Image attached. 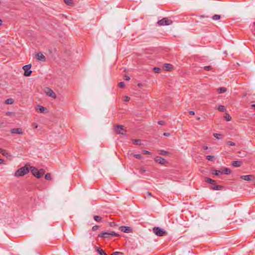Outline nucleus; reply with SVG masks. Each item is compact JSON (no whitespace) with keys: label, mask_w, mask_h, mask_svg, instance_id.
I'll use <instances>...</instances> for the list:
<instances>
[{"label":"nucleus","mask_w":255,"mask_h":255,"mask_svg":"<svg viewBox=\"0 0 255 255\" xmlns=\"http://www.w3.org/2000/svg\"><path fill=\"white\" fill-rule=\"evenodd\" d=\"M31 64H28L24 65L23 66L22 69L24 71V75L25 76L28 77L29 76L31 73L32 71L30 70V69L31 68Z\"/></svg>","instance_id":"7"},{"label":"nucleus","mask_w":255,"mask_h":255,"mask_svg":"<svg viewBox=\"0 0 255 255\" xmlns=\"http://www.w3.org/2000/svg\"><path fill=\"white\" fill-rule=\"evenodd\" d=\"M124 101L125 102H128L130 100V98L128 97V96H125L124 97Z\"/></svg>","instance_id":"42"},{"label":"nucleus","mask_w":255,"mask_h":255,"mask_svg":"<svg viewBox=\"0 0 255 255\" xmlns=\"http://www.w3.org/2000/svg\"><path fill=\"white\" fill-rule=\"evenodd\" d=\"M44 93L47 96L50 97L53 99L56 98V95L53 91L49 88H45L44 90Z\"/></svg>","instance_id":"6"},{"label":"nucleus","mask_w":255,"mask_h":255,"mask_svg":"<svg viewBox=\"0 0 255 255\" xmlns=\"http://www.w3.org/2000/svg\"><path fill=\"white\" fill-rule=\"evenodd\" d=\"M153 232L156 235L160 237L163 236L166 233L164 230L158 227H154L153 228Z\"/></svg>","instance_id":"4"},{"label":"nucleus","mask_w":255,"mask_h":255,"mask_svg":"<svg viewBox=\"0 0 255 255\" xmlns=\"http://www.w3.org/2000/svg\"><path fill=\"white\" fill-rule=\"evenodd\" d=\"M141 141L140 139H133L132 140V143L135 145L141 144Z\"/></svg>","instance_id":"26"},{"label":"nucleus","mask_w":255,"mask_h":255,"mask_svg":"<svg viewBox=\"0 0 255 255\" xmlns=\"http://www.w3.org/2000/svg\"><path fill=\"white\" fill-rule=\"evenodd\" d=\"M133 157L138 159H141L142 158V156L139 154H133Z\"/></svg>","instance_id":"35"},{"label":"nucleus","mask_w":255,"mask_h":255,"mask_svg":"<svg viewBox=\"0 0 255 255\" xmlns=\"http://www.w3.org/2000/svg\"><path fill=\"white\" fill-rule=\"evenodd\" d=\"M203 149L205 150H207L208 149V147L207 146H205L203 147Z\"/></svg>","instance_id":"51"},{"label":"nucleus","mask_w":255,"mask_h":255,"mask_svg":"<svg viewBox=\"0 0 255 255\" xmlns=\"http://www.w3.org/2000/svg\"><path fill=\"white\" fill-rule=\"evenodd\" d=\"M210 188L213 190H219L222 189V186L216 185L214 183L211 185Z\"/></svg>","instance_id":"14"},{"label":"nucleus","mask_w":255,"mask_h":255,"mask_svg":"<svg viewBox=\"0 0 255 255\" xmlns=\"http://www.w3.org/2000/svg\"><path fill=\"white\" fill-rule=\"evenodd\" d=\"M29 171V168L27 165H25L24 166L17 170L14 173V176L15 177L22 176L27 174Z\"/></svg>","instance_id":"1"},{"label":"nucleus","mask_w":255,"mask_h":255,"mask_svg":"<svg viewBox=\"0 0 255 255\" xmlns=\"http://www.w3.org/2000/svg\"><path fill=\"white\" fill-rule=\"evenodd\" d=\"M115 132L117 134H123V133L122 132L123 131H125V129L123 128V127L122 126H117L115 128Z\"/></svg>","instance_id":"12"},{"label":"nucleus","mask_w":255,"mask_h":255,"mask_svg":"<svg viewBox=\"0 0 255 255\" xmlns=\"http://www.w3.org/2000/svg\"><path fill=\"white\" fill-rule=\"evenodd\" d=\"M153 71L156 73H159L161 71V69L158 67H154L153 68Z\"/></svg>","instance_id":"34"},{"label":"nucleus","mask_w":255,"mask_h":255,"mask_svg":"<svg viewBox=\"0 0 255 255\" xmlns=\"http://www.w3.org/2000/svg\"><path fill=\"white\" fill-rule=\"evenodd\" d=\"M36 58L37 60L43 62L45 61L46 60L45 57L41 52H39L36 54Z\"/></svg>","instance_id":"10"},{"label":"nucleus","mask_w":255,"mask_h":255,"mask_svg":"<svg viewBox=\"0 0 255 255\" xmlns=\"http://www.w3.org/2000/svg\"><path fill=\"white\" fill-rule=\"evenodd\" d=\"M211 18L214 20H218L221 19V15L219 14H215Z\"/></svg>","instance_id":"23"},{"label":"nucleus","mask_w":255,"mask_h":255,"mask_svg":"<svg viewBox=\"0 0 255 255\" xmlns=\"http://www.w3.org/2000/svg\"><path fill=\"white\" fill-rule=\"evenodd\" d=\"M146 169L144 168H141L139 170V172L140 173H143L146 171Z\"/></svg>","instance_id":"44"},{"label":"nucleus","mask_w":255,"mask_h":255,"mask_svg":"<svg viewBox=\"0 0 255 255\" xmlns=\"http://www.w3.org/2000/svg\"><path fill=\"white\" fill-rule=\"evenodd\" d=\"M125 83L124 82H121L119 83V87L120 88H124L125 87Z\"/></svg>","instance_id":"37"},{"label":"nucleus","mask_w":255,"mask_h":255,"mask_svg":"<svg viewBox=\"0 0 255 255\" xmlns=\"http://www.w3.org/2000/svg\"><path fill=\"white\" fill-rule=\"evenodd\" d=\"M213 136L216 137L217 139H221V134L219 133H214Z\"/></svg>","instance_id":"36"},{"label":"nucleus","mask_w":255,"mask_h":255,"mask_svg":"<svg viewBox=\"0 0 255 255\" xmlns=\"http://www.w3.org/2000/svg\"><path fill=\"white\" fill-rule=\"evenodd\" d=\"M45 178L47 180H51V174L49 173L46 174L45 175Z\"/></svg>","instance_id":"33"},{"label":"nucleus","mask_w":255,"mask_h":255,"mask_svg":"<svg viewBox=\"0 0 255 255\" xmlns=\"http://www.w3.org/2000/svg\"><path fill=\"white\" fill-rule=\"evenodd\" d=\"M242 162L240 161H234L232 163V165L234 167H239L241 166Z\"/></svg>","instance_id":"16"},{"label":"nucleus","mask_w":255,"mask_h":255,"mask_svg":"<svg viewBox=\"0 0 255 255\" xmlns=\"http://www.w3.org/2000/svg\"><path fill=\"white\" fill-rule=\"evenodd\" d=\"M213 174L216 176H219L221 174H223V172H222V171L221 170H215L213 171Z\"/></svg>","instance_id":"22"},{"label":"nucleus","mask_w":255,"mask_h":255,"mask_svg":"<svg viewBox=\"0 0 255 255\" xmlns=\"http://www.w3.org/2000/svg\"><path fill=\"white\" fill-rule=\"evenodd\" d=\"M118 235H119L117 233L113 231H107L102 232L99 235V237L100 238H107L110 237H117Z\"/></svg>","instance_id":"2"},{"label":"nucleus","mask_w":255,"mask_h":255,"mask_svg":"<svg viewBox=\"0 0 255 255\" xmlns=\"http://www.w3.org/2000/svg\"><path fill=\"white\" fill-rule=\"evenodd\" d=\"M121 228L122 231H123L124 233H130L131 231L130 228L128 227L122 226Z\"/></svg>","instance_id":"15"},{"label":"nucleus","mask_w":255,"mask_h":255,"mask_svg":"<svg viewBox=\"0 0 255 255\" xmlns=\"http://www.w3.org/2000/svg\"><path fill=\"white\" fill-rule=\"evenodd\" d=\"M197 119L198 120H200V117H198V118H197Z\"/></svg>","instance_id":"59"},{"label":"nucleus","mask_w":255,"mask_h":255,"mask_svg":"<svg viewBox=\"0 0 255 255\" xmlns=\"http://www.w3.org/2000/svg\"><path fill=\"white\" fill-rule=\"evenodd\" d=\"M159 154L162 155H168L169 154V153L164 150H160L158 151Z\"/></svg>","instance_id":"25"},{"label":"nucleus","mask_w":255,"mask_h":255,"mask_svg":"<svg viewBox=\"0 0 255 255\" xmlns=\"http://www.w3.org/2000/svg\"><path fill=\"white\" fill-rule=\"evenodd\" d=\"M137 85H138V86L139 87H141L142 86V84H141V83H138V84H137Z\"/></svg>","instance_id":"54"},{"label":"nucleus","mask_w":255,"mask_h":255,"mask_svg":"<svg viewBox=\"0 0 255 255\" xmlns=\"http://www.w3.org/2000/svg\"><path fill=\"white\" fill-rule=\"evenodd\" d=\"M97 251L100 255H107V254L105 252V251L102 249H99L97 250Z\"/></svg>","instance_id":"28"},{"label":"nucleus","mask_w":255,"mask_h":255,"mask_svg":"<svg viewBox=\"0 0 255 255\" xmlns=\"http://www.w3.org/2000/svg\"><path fill=\"white\" fill-rule=\"evenodd\" d=\"M12 114L11 112H7L6 113H5V115L6 116H10L11 114Z\"/></svg>","instance_id":"50"},{"label":"nucleus","mask_w":255,"mask_h":255,"mask_svg":"<svg viewBox=\"0 0 255 255\" xmlns=\"http://www.w3.org/2000/svg\"><path fill=\"white\" fill-rule=\"evenodd\" d=\"M226 91H227L226 88H224V87H221L217 89V91H218V93H219V94L224 93Z\"/></svg>","instance_id":"20"},{"label":"nucleus","mask_w":255,"mask_h":255,"mask_svg":"<svg viewBox=\"0 0 255 255\" xmlns=\"http://www.w3.org/2000/svg\"><path fill=\"white\" fill-rule=\"evenodd\" d=\"M240 177L241 179L246 181H251L255 179L254 176L252 175H242Z\"/></svg>","instance_id":"9"},{"label":"nucleus","mask_w":255,"mask_h":255,"mask_svg":"<svg viewBox=\"0 0 255 255\" xmlns=\"http://www.w3.org/2000/svg\"><path fill=\"white\" fill-rule=\"evenodd\" d=\"M222 172H223V174L229 175L231 173V171L229 168H224Z\"/></svg>","instance_id":"21"},{"label":"nucleus","mask_w":255,"mask_h":255,"mask_svg":"<svg viewBox=\"0 0 255 255\" xmlns=\"http://www.w3.org/2000/svg\"><path fill=\"white\" fill-rule=\"evenodd\" d=\"M36 110L41 113H44L45 112L46 109L41 105L37 106Z\"/></svg>","instance_id":"13"},{"label":"nucleus","mask_w":255,"mask_h":255,"mask_svg":"<svg viewBox=\"0 0 255 255\" xmlns=\"http://www.w3.org/2000/svg\"><path fill=\"white\" fill-rule=\"evenodd\" d=\"M208 18V16H201L200 18Z\"/></svg>","instance_id":"53"},{"label":"nucleus","mask_w":255,"mask_h":255,"mask_svg":"<svg viewBox=\"0 0 255 255\" xmlns=\"http://www.w3.org/2000/svg\"><path fill=\"white\" fill-rule=\"evenodd\" d=\"M164 68L166 71H170L172 69V65L170 64H165Z\"/></svg>","instance_id":"18"},{"label":"nucleus","mask_w":255,"mask_h":255,"mask_svg":"<svg viewBox=\"0 0 255 255\" xmlns=\"http://www.w3.org/2000/svg\"><path fill=\"white\" fill-rule=\"evenodd\" d=\"M218 110L220 112H225V107L224 106L220 105L218 107Z\"/></svg>","instance_id":"30"},{"label":"nucleus","mask_w":255,"mask_h":255,"mask_svg":"<svg viewBox=\"0 0 255 255\" xmlns=\"http://www.w3.org/2000/svg\"><path fill=\"white\" fill-rule=\"evenodd\" d=\"M64 2L68 5H73V3L72 0H63Z\"/></svg>","instance_id":"27"},{"label":"nucleus","mask_w":255,"mask_h":255,"mask_svg":"<svg viewBox=\"0 0 255 255\" xmlns=\"http://www.w3.org/2000/svg\"><path fill=\"white\" fill-rule=\"evenodd\" d=\"M10 132L12 134H23V132L20 128H14L10 130Z\"/></svg>","instance_id":"8"},{"label":"nucleus","mask_w":255,"mask_h":255,"mask_svg":"<svg viewBox=\"0 0 255 255\" xmlns=\"http://www.w3.org/2000/svg\"><path fill=\"white\" fill-rule=\"evenodd\" d=\"M204 69L206 71H209L212 69V67L210 66H206L204 67Z\"/></svg>","instance_id":"39"},{"label":"nucleus","mask_w":255,"mask_h":255,"mask_svg":"<svg viewBox=\"0 0 255 255\" xmlns=\"http://www.w3.org/2000/svg\"><path fill=\"white\" fill-rule=\"evenodd\" d=\"M252 107L255 108V104L252 105Z\"/></svg>","instance_id":"57"},{"label":"nucleus","mask_w":255,"mask_h":255,"mask_svg":"<svg viewBox=\"0 0 255 255\" xmlns=\"http://www.w3.org/2000/svg\"><path fill=\"white\" fill-rule=\"evenodd\" d=\"M130 77L128 75H125V79L126 81H129L130 80Z\"/></svg>","instance_id":"45"},{"label":"nucleus","mask_w":255,"mask_h":255,"mask_svg":"<svg viewBox=\"0 0 255 255\" xmlns=\"http://www.w3.org/2000/svg\"><path fill=\"white\" fill-rule=\"evenodd\" d=\"M147 194H148V195H149V196H151V193H150V192H147Z\"/></svg>","instance_id":"56"},{"label":"nucleus","mask_w":255,"mask_h":255,"mask_svg":"<svg viewBox=\"0 0 255 255\" xmlns=\"http://www.w3.org/2000/svg\"><path fill=\"white\" fill-rule=\"evenodd\" d=\"M154 160L161 164H164L166 162L165 159L160 156H157L154 158Z\"/></svg>","instance_id":"11"},{"label":"nucleus","mask_w":255,"mask_h":255,"mask_svg":"<svg viewBox=\"0 0 255 255\" xmlns=\"http://www.w3.org/2000/svg\"><path fill=\"white\" fill-rule=\"evenodd\" d=\"M224 117L227 121H230L232 119V118L230 116V115L227 113L226 114Z\"/></svg>","instance_id":"29"},{"label":"nucleus","mask_w":255,"mask_h":255,"mask_svg":"<svg viewBox=\"0 0 255 255\" xmlns=\"http://www.w3.org/2000/svg\"><path fill=\"white\" fill-rule=\"evenodd\" d=\"M2 24V21L0 19V25H1Z\"/></svg>","instance_id":"58"},{"label":"nucleus","mask_w":255,"mask_h":255,"mask_svg":"<svg viewBox=\"0 0 255 255\" xmlns=\"http://www.w3.org/2000/svg\"><path fill=\"white\" fill-rule=\"evenodd\" d=\"M30 169H31V173L37 178H41L44 174V172H41L39 171V170L34 167L31 166Z\"/></svg>","instance_id":"3"},{"label":"nucleus","mask_w":255,"mask_h":255,"mask_svg":"<svg viewBox=\"0 0 255 255\" xmlns=\"http://www.w3.org/2000/svg\"><path fill=\"white\" fill-rule=\"evenodd\" d=\"M99 228V226L95 225V226H94L92 227V230H93V231H96V230H98Z\"/></svg>","instance_id":"41"},{"label":"nucleus","mask_w":255,"mask_h":255,"mask_svg":"<svg viewBox=\"0 0 255 255\" xmlns=\"http://www.w3.org/2000/svg\"><path fill=\"white\" fill-rule=\"evenodd\" d=\"M14 103V100L12 98H9L6 100L4 102L5 104L7 105H11L13 104Z\"/></svg>","instance_id":"19"},{"label":"nucleus","mask_w":255,"mask_h":255,"mask_svg":"<svg viewBox=\"0 0 255 255\" xmlns=\"http://www.w3.org/2000/svg\"><path fill=\"white\" fill-rule=\"evenodd\" d=\"M3 163V160L0 158V164Z\"/></svg>","instance_id":"52"},{"label":"nucleus","mask_w":255,"mask_h":255,"mask_svg":"<svg viewBox=\"0 0 255 255\" xmlns=\"http://www.w3.org/2000/svg\"><path fill=\"white\" fill-rule=\"evenodd\" d=\"M0 153L6 157L10 156L8 152H7L5 150L1 148H0Z\"/></svg>","instance_id":"17"},{"label":"nucleus","mask_w":255,"mask_h":255,"mask_svg":"<svg viewBox=\"0 0 255 255\" xmlns=\"http://www.w3.org/2000/svg\"><path fill=\"white\" fill-rule=\"evenodd\" d=\"M33 126L36 128H38V125L35 123L33 124Z\"/></svg>","instance_id":"47"},{"label":"nucleus","mask_w":255,"mask_h":255,"mask_svg":"<svg viewBox=\"0 0 255 255\" xmlns=\"http://www.w3.org/2000/svg\"><path fill=\"white\" fill-rule=\"evenodd\" d=\"M227 144L230 146H234L235 145V143L234 142L231 141H227Z\"/></svg>","instance_id":"40"},{"label":"nucleus","mask_w":255,"mask_h":255,"mask_svg":"<svg viewBox=\"0 0 255 255\" xmlns=\"http://www.w3.org/2000/svg\"><path fill=\"white\" fill-rule=\"evenodd\" d=\"M206 158L208 160H209V161H213V160H214L215 159V157L213 155H207L206 156Z\"/></svg>","instance_id":"31"},{"label":"nucleus","mask_w":255,"mask_h":255,"mask_svg":"<svg viewBox=\"0 0 255 255\" xmlns=\"http://www.w3.org/2000/svg\"><path fill=\"white\" fill-rule=\"evenodd\" d=\"M142 152L143 154H150V152L147 150H143L142 151Z\"/></svg>","instance_id":"43"},{"label":"nucleus","mask_w":255,"mask_h":255,"mask_svg":"<svg viewBox=\"0 0 255 255\" xmlns=\"http://www.w3.org/2000/svg\"><path fill=\"white\" fill-rule=\"evenodd\" d=\"M163 135L166 136H170V134L169 133L164 132Z\"/></svg>","instance_id":"48"},{"label":"nucleus","mask_w":255,"mask_h":255,"mask_svg":"<svg viewBox=\"0 0 255 255\" xmlns=\"http://www.w3.org/2000/svg\"><path fill=\"white\" fill-rule=\"evenodd\" d=\"M158 124L160 125H163L164 124V122L162 121H160L158 122Z\"/></svg>","instance_id":"46"},{"label":"nucleus","mask_w":255,"mask_h":255,"mask_svg":"<svg viewBox=\"0 0 255 255\" xmlns=\"http://www.w3.org/2000/svg\"><path fill=\"white\" fill-rule=\"evenodd\" d=\"M253 24L255 26V22H254Z\"/></svg>","instance_id":"60"},{"label":"nucleus","mask_w":255,"mask_h":255,"mask_svg":"<svg viewBox=\"0 0 255 255\" xmlns=\"http://www.w3.org/2000/svg\"><path fill=\"white\" fill-rule=\"evenodd\" d=\"M93 218L97 222H100L102 220V218L99 216H94Z\"/></svg>","instance_id":"32"},{"label":"nucleus","mask_w":255,"mask_h":255,"mask_svg":"<svg viewBox=\"0 0 255 255\" xmlns=\"http://www.w3.org/2000/svg\"><path fill=\"white\" fill-rule=\"evenodd\" d=\"M205 181L206 182L211 184V185L213 184L215 182V181L209 177H206L205 178Z\"/></svg>","instance_id":"24"},{"label":"nucleus","mask_w":255,"mask_h":255,"mask_svg":"<svg viewBox=\"0 0 255 255\" xmlns=\"http://www.w3.org/2000/svg\"><path fill=\"white\" fill-rule=\"evenodd\" d=\"M39 171H40L41 172H44V170H43V169H40V170H39Z\"/></svg>","instance_id":"55"},{"label":"nucleus","mask_w":255,"mask_h":255,"mask_svg":"<svg viewBox=\"0 0 255 255\" xmlns=\"http://www.w3.org/2000/svg\"><path fill=\"white\" fill-rule=\"evenodd\" d=\"M123 255V253L122 252H114L112 255Z\"/></svg>","instance_id":"38"},{"label":"nucleus","mask_w":255,"mask_h":255,"mask_svg":"<svg viewBox=\"0 0 255 255\" xmlns=\"http://www.w3.org/2000/svg\"><path fill=\"white\" fill-rule=\"evenodd\" d=\"M172 23V21L167 17H164L157 21L159 25H169Z\"/></svg>","instance_id":"5"},{"label":"nucleus","mask_w":255,"mask_h":255,"mask_svg":"<svg viewBox=\"0 0 255 255\" xmlns=\"http://www.w3.org/2000/svg\"><path fill=\"white\" fill-rule=\"evenodd\" d=\"M189 113L190 115H195V112L194 111H190Z\"/></svg>","instance_id":"49"}]
</instances>
